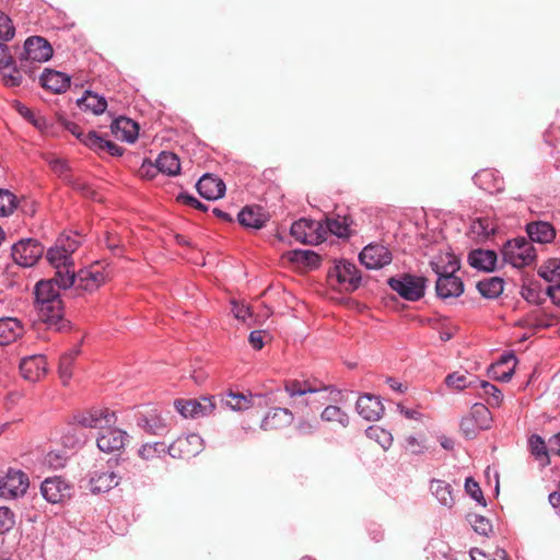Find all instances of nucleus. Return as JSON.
<instances>
[{"instance_id": "a18cd8bd", "label": "nucleus", "mask_w": 560, "mask_h": 560, "mask_svg": "<svg viewBox=\"0 0 560 560\" xmlns=\"http://www.w3.org/2000/svg\"><path fill=\"white\" fill-rule=\"evenodd\" d=\"M538 275L548 282H560V258L548 259L539 268Z\"/></svg>"}, {"instance_id": "412c9836", "label": "nucleus", "mask_w": 560, "mask_h": 560, "mask_svg": "<svg viewBox=\"0 0 560 560\" xmlns=\"http://www.w3.org/2000/svg\"><path fill=\"white\" fill-rule=\"evenodd\" d=\"M269 219V213L257 205L246 206L237 214L238 223L242 226L254 230L262 229Z\"/></svg>"}, {"instance_id": "69168bd1", "label": "nucleus", "mask_w": 560, "mask_h": 560, "mask_svg": "<svg viewBox=\"0 0 560 560\" xmlns=\"http://www.w3.org/2000/svg\"><path fill=\"white\" fill-rule=\"evenodd\" d=\"M14 66L16 65L12 55L9 51V47L5 44L0 43V71L3 74L5 73L4 70L7 68H10L12 70Z\"/></svg>"}, {"instance_id": "5fc2aeb1", "label": "nucleus", "mask_w": 560, "mask_h": 560, "mask_svg": "<svg viewBox=\"0 0 560 560\" xmlns=\"http://www.w3.org/2000/svg\"><path fill=\"white\" fill-rule=\"evenodd\" d=\"M104 142L105 139L94 130L86 132V136L82 137V143L97 154L103 153Z\"/></svg>"}, {"instance_id": "bb28decb", "label": "nucleus", "mask_w": 560, "mask_h": 560, "mask_svg": "<svg viewBox=\"0 0 560 560\" xmlns=\"http://www.w3.org/2000/svg\"><path fill=\"white\" fill-rule=\"evenodd\" d=\"M294 420V416L288 408H272L267 412L261 421L260 428L265 431L280 430L289 427Z\"/></svg>"}, {"instance_id": "603ef678", "label": "nucleus", "mask_w": 560, "mask_h": 560, "mask_svg": "<svg viewBox=\"0 0 560 560\" xmlns=\"http://www.w3.org/2000/svg\"><path fill=\"white\" fill-rule=\"evenodd\" d=\"M16 207V196L8 189H0V217H9Z\"/></svg>"}, {"instance_id": "4d7b16f0", "label": "nucleus", "mask_w": 560, "mask_h": 560, "mask_svg": "<svg viewBox=\"0 0 560 560\" xmlns=\"http://www.w3.org/2000/svg\"><path fill=\"white\" fill-rule=\"evenodd\" d=\"M15 28L11 19L0 11V39L10 40L14 37Z\"/></svg>"}, {"instance_id": "4c0bfd02", "label": "nucleus", "mask_w": 560, "mask_h": 560, "mask_svg": "<svg viewBox=\"0 0 560 560\" xmlns=\"http://www.w3.org/2000/svg\"><path fill=\"white\" fill-rule=\"evenodd\" d=\"M80 352V346H75L60 357L58 372L63 385H67L71 380L73 363Z\"/></svg>"}, {"instance_id": "e2e57ef3", "label": "nucleus", "mask_w": 560, "mask_h": 560, "mask_svg": "<svg viewBox=\"0 0 560 560\" xmlns=\"http://www.w3.org/2000/svg\"><path fill=\"white\" fill-rule=\"evenodd\" d=\"M545 142L553 149H560V127L551 124L544 133Z\"/></svg>"}, {"instance_id": "774afa93", "label": "nucleus", "mask_w": 560, "mask_h": 560, "mask_svg": "<svg viewBox=\"0 0 560 560\" xmlns=\"http://www.w3.org/2000/svg\"><path fill=\"white\" fill-rule=\"evenodd\" d=\"M472 527L475 532H477L480 535L487 536L491 532V524L488 518L477 515L475 516V520L472 522Z\"/></svg>"}, {"instance_id": "423d86ee", "label": "nucleus", "mask_w": 560, "mask_h": 560, "mask_svg": "<svg viewBox=\"0 0 560 560\" xmlns=\"http://www.w3.org/2000/svg\"><path fill=\"white\" fill-rule=\"evenodd\" d=\"M117 422L116 412L107 407H92L72 416V424L88 429H103Z\"/></svg>"}, {"instance_id": "ddd939ff", "label": "nucleus", "mask_w": 560, "mask_h": 560, "mask_svg": "<svg viewBox=\"0 0 560 560\" xmlns=\"http://www.w3.org/2000/svg\"><path fill=\"white\" fill-rule=\"evenodd\" d=\"M176 411L188 419H198L213 413L215 402L213 396H202L199 399H176L174 401Z\"/></svg>"}, {"instance_id": "393cba45", "label": "nucleus", "mask_w": 560, "mask_h": 560, "mask_svg": "<svg viewBox=\"0 0 560 560\" xmlns=\"http://www.w3.org/2000/svg\"><path fill=\"white\" fill-rule=\"evenodd\" d=\"M39 83L43 89L60 94L70 86V77L61 71L45 69L39 77Z\"/></svg>"}, {"instance_id": "9d476101", "label": "nucleus", "mask_w": 560, "mask_h": 560, "mask_svg": "<svg viewBox=\"0 0 560 560\" xmlns=\"http://www.w3.org/2000/svg\"><path fill=\"white\" fill-rule=\"evenodd\" d=\"M38 318L47 325L48 329L55 331H68L71 328L70 322L65 318L62 300H52L50 303L34 306Z\"/></svg>"}, {"instance_id": "0eeeda50", "label": "nucleus", "mask_w": 560, "mask_h": 560, "mask_svg": "<svg viewBox=\"0 0 560 560\" xmlns=\"http://www.w3.org/2000/svg\"><path fill=\"white\" fill-rule=\"evenodd\" d=\"M427 279L421 276L404 273L388 279V285L407 301H419L425 291Z\"/></svg>"}, {"instance_id": "9b49d317", "label": "nucleus", "mask_w": 560, "mask_h": 560, "mask_svg": "<svg viewBox=\"0 0 560 560\" xmlns=\"http://www.w3.org/2000/svg\"><path fill=\"white\" fill-rule=\"evenodd\" d=\"M290 233L303 244H318L327 238L323 222L304 218L292 223Z\"/></svg>"}, {"instance_id": "6ab92c4d", "label": "nucleus", "mask_w": 560, "mask_h": 560, "mask_svg": "<svg viewBox=\"0 0 560 560\" xmlns=\"http://www.w3.org/2000/svg\"><path fill=\"white\" fill-rule=\"evenodd\" d=\"M19 368L24 380L35 383L46 375L47 360L43 354L24 357L21 359Z\"/></svg>"}, {"instance_id": "ea45409f", "label": "nucleus", "mask_w": 560, "mask_h": 560, "mask_svg": "<svg viewBox=\"0 0 560 560\" xmlns=\"http://www.w3.org/2000/svg\"><path fill=\"white\" fill-rule=\"evenodd\" d=\"M479 293L486 299H497L504 289V281L500 277H491L477 283Z\"/></svg>"}, {"instance_id": "37998d69", "label": "nucleus", "mask_w": 560, "mask_h": 560, "mask_svg": "<svg viewBox=\"0 0 560 560\" xmlns=\"http://www.w3.org/2000/svg\"><path fill=\"white\" fill-rule=\"evenodd\" d=\"M51 280H54V283L58 289H68L75 285L77 273L74 271V265L56 269L55 277Z\"/></svg>"}, {"instance_id": "c85d7f7f", "label": "nucleus", "mask_w": 560, "mask_h": 560, "mask_svg": "<svg viewBox=\"0 0 560 560\" xmlns=\"http://www.w3.org/2000/svg\"><path fill=\"white\" fill-rule=\"evenodd\" d=\"M526 232L529 242L539 244L551 243L556 238V229L553 225L546 221H534L526 225Z\"/></svg>"}, {"instance_id": "dca6fc26", "label": "nucleus", "mask_w": 560, "mask_h": 560, "mask_svg": "<svg viewBox=\"0 0 560 560\" xmlns=\"http://www.w3.org/2000/svg\"><path fill=\"white\" fill-rule=\"evenodd\" d=\"M360 261L368 269H380L390 264V250L381 244H369L360 253Z\"/></svg>"}, {"instance_id": "338daca9", "label": "nucleus", "mask_w": 560, "mask_h": 560, "mask_svg": "<svg viewBox=\"0 0 560 560\" xmlns=\"http://www.w3.org/2000/svg\"><path fill=\"white\" fill-rule=\"evenodd\" d=\"M318 428V422L316 419L307 420V419H301L296 424V432L300 435H311L314 432H316Z\"/></svg>"}, {"instance_id": "72a5a7b5", "label": "nucleus", "mask_w": 560, "mask_h": 560, "mask_svg": "<svg viewBox=\"0 0 560 560\" xmlns=\"http://www.w3.org/2000/svg\"><path fill=\"white\" fill-rule=\"evenodd\" d=\"M430 491L436 500L447 509L453 508L455 504L454 489L450 482L441 479H432L430 481Z\"/></svg>"}, {"instance_id": "2f4dec72", "label": "nucleus", "mask_w": 560, "mask_h": 560, "mask_svg": "<svg viewBox=\"0 0 560 560\" xmlns=\"http://www.w3.org/2000/svg\"><path fill=\"white\" fill-rule=\"evenodd\" d=\"M351 224L352 219L349 215L336 214L326 218L323 226L327 231V235L330 233L338 237L348 238L351 235Z\"/></svg>"}, {"instance_id": "1a4fd4ad", "label": "nucleus", "mask_w": 560, "mask_h": 560, "mask_svg": "<svg viewBox=\"0 0 560 560\" xmlns=\"http://www.w3.org/2000/svg\"><path fill=\"white\" fill-rule=\"evenodd\" d=\"M30 486L28 476L21 469L8 468L0 474V497L16 499L26 493Z\"/></svg>"}, {"instance_id": "de8ad7c7", "label": "nucleus", "mask_w": 560, "mask_h": 560, "mask_svg": "<svg viewBox=\"0 0 560 560\" xmlns=\"http://www.w3.org/2000/svg\"><path fill=\"white\" fill-rule=\"evenodd\" d=\"M167 453V446L164 442H154L143 444L138 450V455L144 460H152L154 458H160L161 456Z\"/></svg>"}, {"instance_id": "473e14b6", "label": "nucleus", "mask_w": 560, "mask_h": 560, "mask_svg": "<svg viewBox=\"0 0 560 560\" xmlns=\"http://www.w3.org/2000/svg\"><path fill=\"white\" fill-rule=\"evenodd\" d=\"M34 306L50 303L52 300H61L59 289L55 285L54 280H40L34 288Z\"/></svg>"}, {"instance_id": "a878e982", "label": "nucleus", "mask_w": 560, "mask_h": 560, "mask_svg": "<svg viewBox=\"0 0 560 560\" xmlns=\"http://www.w3.org/2000/svg\"><path fill=\"white\" fill-rule=\"evenodd\" d=\"M25 334L23 323L16 317H1L0 318V346H8Z\"/></svg>"}, {"instance_id": "c756f323", "label": "nucleus", "mask_w": 560, "mask_h": 560, "mask_svg": "<svg viewBox=\"0 0 560 560\" xmlns=\"http://www.w3.org/2000/svg\"><path fill=\"white\" fill-rule=\"evenodd\" d=\"M498 255L492 249L477 248L468 254L469 265L478 270L493 271L497 265Z\"/></svg>"}, {"instance_id": "20e7f679", "label": "nucleus", "mask_w": 560, "mask_h": 560, "mask_svg": "<svg viewBox=\"0 0 560 560\" xmlns=\"http://www.w3.org/2000/svg\"><path fill=\"white\" fill-rule=\"evenodd\" d=\"M503 260L514 268L530 266L536 260V249L532 242L525 237L508 241L502 250Z\"/></svg>"}, {"instance_id": "b1692460", "label": "nucleus", "mask_w": 560, "mask_h": 560, "mask_svg": "<svg viewBox=\"0 0 560 560\" xmlns=\"http://www.w3.org/2000/svg\"><path fill=\"white\" fill-rule=\"evenodd\" d=\"M474 183L482 190L489 194H498L504 189V179L497 170L485 168L477 172Z\"/></svg>"}, {"instance_id": "c9c22d12", "label": "nucleus", "mask_w": 560, "mask_h": 560, "mask_svg": "<svg viewBox=\"0 0 560 560\" xmlns=\"http://www.w3.org/2000/svg\"><path fill=\"white\" fill-rule=\"evenodd\" d=\"M155 167L163 174L175 176L180 172V162L175 153L162 151L155 161Z\"/></svg>"}, {"instance_id": "f8f14e48", "label": "nucleus", "mask_w": 560, "mask_h": 560, "mask_svg": "<svg viewBox=\"0 0 560 560\" xmlns=\"http://www.w3.org/2000/svg\"><path fill=\"white\" fill-rule=\"evenodd\" d=\"M44 246L35 238H23L16 242L11 249V256L21 267L34 266L44 255Z\"/></svg>"}, {"instance_id": "f257e3e1", "label": "nucleus", "mask_w": 560, "mask_h": 560, "mask_svg": "<svg viewBox=\"0 0 560 560\" xmlns=\"http://www.w3.org/2000/svg\"><path fill=\"white\" fill-rule=\"evenodd\" d=\"M54 54L50 43L42 36H31L24 43V51L19 58V65L12 72L3 73V83L8 88L22 84V73L33 77L38 65L48 61Z\"/></svg>"}, {"instance_id": "cd10ccee", "label": "nucleus", "mask_w": 560, "mask_h": 560, "mask_svg": "<svg viewBox=\"0 0 560 560\" xmlns=\"http://www.w3.org/2000/svg\"><path fill=\"white\" fill-rule=\"evenodd\" d=\"M110 130L117 139L129 143L135 142L139 135L138 124L125 116L116 118L110 125Z\"/></svg>"}, {"instance_id": "5701e85b", "label": "nucleus", "mask_w": 560, "mask_h": 560, "mask_svg": "<svg viewBox=\"0 0 560 560\" xmlns=\"http://www.w3.org/2000/svg\"><path fill=\"white\" fill-rule=\"evenodd\" d=\"M198 194L207 200H217L224 196V182L211 174H205L196 184Z\"/></svg>"}, {"instance_id": "2eb2a0df", "label": "nucleus", "mask_w": 560, "mask_h": 560, "mask_svg": "<svg viewBox=\"0 0 560 560\" xmlns=\"http://www.w3.org/2000/svg\"><path fill=\"white\" fill-rule=\"evenodd\" d=\"M129 440V434L117 427L104 425L100 430L96 439V445L103 453H114L124 448L126 442Z\"/></svg>"}, {"instance_id": "e433bc0d", "label": "nucleus", "mask_w": 560, "mask_h": 560, "mask_svg": "<svg viewBox=\"0 0 560 560\" xmlns=\"http://www.w3.org/2000/svg\"><path fill=\"white\" fill-rule=\"evenodd\" d=\"M528 450L532 456L540 463L542 467L550 465L549 447L545 440L538 434H532L528 438Z\"/></svg>"}, {"instance_id": "864d4df0", "label": "nucleus", "mask_w": 560, "mask_h": 560, "mask_svg": "<svg viewBox=\"0 0 560 560\" xmlns=\"http://www.w3.org/2000/svg\"><path fill=\"white\" fill-rule=\"evenodd\" d=\"M15 109L23 118L30 121L37 129L43 130L47 127L46 119L43 116L36 115L30 107L22 103L18 102L15 104Z\"/></svg>"}, {"instance_id": "39448f33", "label": "nucleus", "mask_w": 560, "mask_h": 560, "mask_svg": "<svg viewBox=\"0 0 560 560\" xmlns=\"http://www.w3.org/2000/svg\"><path fill=\"white\" fill-rule=\"evenodd\" d=\"M492 415L483 404H474L469 413L460 421V431L467 440L475 439L480 431L491 428Z\"/></svg>"}, {"instance_id": "c03bdc74", "label": "nucleus", "mask_w": 560, "mask_h": 560, "mask_svg": "<svg viewBox=\"0 0 560 560\" xmlns=\"http://www.w3.org/2000/svg\"><path fill=\"white\" fill-rule=\"evenodd\" d=\"M320 419L325 422H337L342 428L349 424L348 415L340 407L335 405L326 406L320 413Z\"/></svg>"}, {"instance_id": "3c124183", "label": "nucleus", "mask_w": 560, "mask_h": 560, "mask_svg": "<svg viewBox=\"0 0 560 560\" xmlns=\"http://www.w3.org/2000/svg\"><path fill=\"white\" fill-rule=\"evenodd\" d=\"M85 441V434L78 428V425H73L71 421L69 429L62 436L63 445L74 448L84 445Z\"/></svg>"}, {"instance_id": "7c9ffc66", "label": "nucleus", "mask_w": 560, "mask_h": 560, "mask_svg": "<svg viewBox=\"0 0 560 560\" xmlns=\"http://www.w3.org/2000/svg\"><path fill=\"white\" fill-rule=\"evenodd\" d=\"M119 483V477L112 470H94L90 478L93 493L107 492Z\"/></svg>"}, {"instance_id": "a211bd4d", "label": "nucleus", "mask_w": 560, "mask_h": 560, "mask_svg": "<svg viewBox=\"0 0 560 560\" xmlns=\"http://www.w3.org/2000/svg\"><path fill=\"white\" fill-rule=\"evenodd\" d=\"M329 279L336 280L346 290H355L361 282V276L357 266L350 261L341 260L335 265L334 270L328 273Z\"/></svg>"}, {"instance_id": "7ed1b4c3", "label": "nucleus", "mask_w": 560, "mask_h": 560, "mask_svg": "<svg viewBox=\"0 0 560 560\" xmlns=\"http://www.w3.org/2000/svg\"><path fill=\"white\" fill-rule=\"evenodd\" d=\"M284 392L291 397L304 396L306 394H320L328 393V396H322L325 401H337L340 398L341 392L332 385H325L317 378L308 380H287L283 383Z\"/></svg>"}, {"instance_id": "0e129e2a", "label": "nucleus", "mask_w": 560, "mask_h": 560, "mask_svg": "<svg viewBox=\"0 0 560 560\" xmlns=\"http://www.w3.org/2000/svg\"><path fill=\"white\" fill-rule=\"evenodd\" d=\"M45 463L50 468L59 469L66 466L67 457L59 451H51L46 454Z\"/></svg>"}, {"instance_id": "79ce46f5", "label": "nucleus", "mask_w": 560, "mask_h": 560, "mask_svg": "<svg viewBox=\"0 0 560 560\" xmlns=\"http://www.w3.org/2000/svg\"><path fill=\"white\" fill-rule=\"evenodd\" d=\"M46 258L55 269L73 265L72 257L69 254L63 253V250H61V248L56 244L47 250Z\"/></svg>"}, {"instance_id": "aec40b11", "label": "nucleus", "mask_w": 560, "mask_h": 560, "mask_svg": "<svg viewBox=\"0 0 560 560\" xmlns=\"http://www.w3.org/2000/svg\"><path fill=\"white\" fill-rule=\"evenodd\" d=\"M71 487L60 477L46 478L40 485V492L49 503H60L70 497Z\"/></svg>"}, {"instance_id": "6e6552de", "label": "nucleus", "mask_w": 560, "mask_h": 560, "mask_svg": "<svg viewBox=\"0 0 560 560\" xmlns=\"http://www.w3.org/2000/svg\"><path fill=\"white\" fill-rule=\"evenodd\" d=\"M108 276L107 266L96 261L77 272L75 288L92 293L106 282Z\"/></svg>"}, {"instance_id": "a19ab883", "label": "nucleus", "mask_w": 560, "mask_h": 560, "mask_svg": "<svg viewBox=\"0 0 560 560\" xmlns=\"http://www.w3.org/2000/svg\"><path fill=\"white\" fill-rule=\"evenodd\" d=\"M289 261L301 264L306 267L317 268L320 264V257L313 250L294 249L287 254Z\"/></svg>"}, {"instance_id": "6e6d98bb", "label": "nucleus", "mask_w": 560, "mask_h": 560, "mask_svg": "<svg viewBox=\"0 0 560 560\" xmlns=\"http://www.w3.org/2000/svg\"><path fill=\"white\" fill-rule=\"evenodd\" d=\"M521 295L524 300L532 304H540V288L538 283L523 284L521 288Z\"/></svg>"}, {"instance_id": "680f3d73", "label": "nucleus", "mask_w": 560, "mask_h": 560, "mask_svg": "<svg viewBox=\"0 0 560 560\" xmlns=\"http://www.w3.org/2000/svg\"><path fill=\"white\" fill-rule=\"evenodd\" d=\"M445 384L455 389H464L470 385L467 381V375L458 372L448 374L445 378Z\"/></svg>"}, {"instance_id": "f03ea898", "label": "nucleus", "mask_w": 560, "mask_h": 560, "mask_svg": "<svg viewBox=\"0 0 560 560\" xmlns=\"http://www.w3.org/2000/svg\"><path fill=\"white\" fill-rule=\"evenodd\" d=\"M430 266L438 276L435 291L439 298H457L464 292L463 280L455 275L459 270V261L453 254L439 255Z\"/></svg>"}, {"instance_id": "58836bf2", "label": "nucleus", "mask_w": 560, "mask_h": 560, "mask_svg": "<svg viewBox=\"0 0 560 560\" xmlns=\"http://www.w3.org/2000/svg\"><path fill=\"white\" fill-rule=\"evenodd\" d=\"M78 105L85 112L90 110L95 115H100L106 110L107 102L103 96L86 91L84 95L78 100Z\"/></svg>"}, {"instance_id": "bf43d9fd", "label": "nucleus", "mask_w": 560, "mask_h": 560, "mask_svg": "<svg viewBox=\"0 0 560 560\" xmlns=\"http://www.w3.org/2000/svg\"><path fill=\"white\" fill-rule=\"evenodd\" d=\"M176 200L185 206H188L201 212H206L209 209L207 205L202 203L196 197L186 191L178 194Z\"/></svg>"}, {"instance_id": "f3484780", "label": "nucleus", "mask_w": 560, "mask_h": 560, "mask_svg": "<svg viewBox=\"0 0 560 560\" xmlns=\"http://www.w3.org/2000/svg\"><path fill=\"white\" fill-rule=\"evenodd\" d=\"M137 424L145 433L151 435H165L170 431L168 422L158 408L140 413L137 417Z\"/></svg>"}, {"instance_id": "8fccbe9b", "label": "nucleus", "mask_w": 560, "mask_h": 560, "mask_svg": "<svg viewBox=\"0 0 560 560\" xmlns=\"http://www.w3.org/2000/svg\"><path fill=\"white\" fill-rule=\"evenodd\" d=\"M481 395L486 397L487 404L492 407H499L503 400L502 392L493 384L487 381L479 382Z\"/></svg>"}, {"instance_id": "4be33fe9", "label": "nucleus", "mask_w": 560, "mask_h": 560, "mask_svg": "<svg viewBox=\"0 0 560 560\" xmlns=\"http://www.w3.org/2000/svg\"><path fill=\"white\" fill-rule=\"evenodd\" d=\"M355 409L358 413L368 421L378 420L384 412V406L380 397L372 394L360 396L357 400Z\"/></svg>"}, {"instance_id": "49530a36", "label": "nucleus", "mask_w": 560, "mask_h": 560, "mask_svg": "<svg viewBox=\"0 0 560 560\" xmlns=\"http://www.w3.org/2000/svg\"><path fill=\"white\" fill-rule=\"evenodd\" d=\"M365 434L370 440L378 443L383 450H388L393 444L392 433L378 425L369 427L365 430Z\"/></svg>"}, {"instance_id": "f704fd0d", "label": "nucleus", "mask_w": 560, "mask_h": 560, "mask_svg": "<svg viewBox=\"0 0 560 560\" xmlns=\"http://www.w3.org/2000/svg\"><path fill=\"white\" fill-rule=\"evenodd\" d=\"M256 398L259 399L260 396L229 392L222 397V402L232 410L242 411L250 408L255 404L254 400Z\"/></svg>"}, {"instance_id": "4468645a", "label": "nucleus", "mask_w": 560, "mask_h": 560, "mask_svg": "<svg viewBox=\"0 0 560 560\" xmlns=\"http://www.w3.org/2000/svg\"><path fill=\"white\" fill-rule=\"evenodd\" d=\"M202 439L200 435L191 433L178 436L167 446V453L173 458L188 460L202 451Z\"/></svg>"}, {"instance_id": "052dcab7", "label": "nucleus", "mask_w": 560, "mask_h": 560, "mask_svg": "<svg viewBox=\"0 0 560 560\" xmlns=\"http://www.w3.org/2000/svg\"><path fill=\"white\" fill-rule=\"evenodd\" d=\"M14 524V513L9 508L0 506V534L9 532Z\"/></svg>"}, {"instance_id": "09e8293b", "label": "nucleus", "mask_w": 560, "mask_h": 560, "mask_svg": "<svg viewBox=\"0 0 560 560\" xmlns=\"http://www.w3.org/2000/svg\"><path fill=\"white\" fill-rule=\"evenodd\" d=\"M82 237L78 233H69L61 234L57 241L56 245H58L63 253L69 254L72 257V254L81 246Z\"/></svg>"}, {"instance_id": "13d9d810", "label": "nucleus", "mask_w": 560, "mask_h": 560, "mask_svg": "<svg viewBox=\"0 0 560 560\" xmlns=\"http://www.w3.org/2000/svg\"><path fill=\"white\" fill-rule=\"evenodd\" d=\"M465 489L478 503L486 505V500L479 483L472 478L468 477L465 481Z\"/></svg>"}]
</instances>
